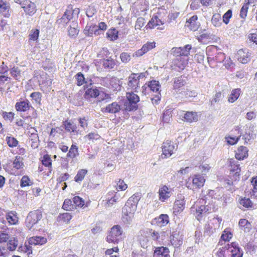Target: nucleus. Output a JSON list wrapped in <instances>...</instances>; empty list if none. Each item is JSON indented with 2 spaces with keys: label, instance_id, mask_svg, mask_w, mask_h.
Masks as SVG:
<instances>
[{
  "label": "nucleus",
  "instance_id": "1",
  "mask_svg": "<svg viewBox=\"0 0 257 257\" xmlns=\"http://www.w3.org/2000/svg\"><path fill=\"white\" fill-rule=\"evenodd\" d=\"M140 199L138 194H134L128 198L122 208V220L124 223L130 224L132 222Z\"/></svg>",
  "mask_w": 257,
  "mask_h": 257
},
{
  "label": "nucleus",
  "instance_id": "2",
  "mask_svg": "<svg viewBox=\"0 0 257 257\" xmlns=\"http://www.w3.org/2000/svg\"><path fill=\"white\" fill-rule=\"evenodd\" d=\"M42 218V213L41 210H36L30 212L26 219L27 227L32 231L40 230L41 228L38 224Z\"/></svg>",
  "mask_w": 257,
  "mask_h": 257
},
{
  "label": "nucleus",
  "instance_id": "3",
  "mask_svg": "<svg viewBox=\"0 0 257 257\" xmlns=\"http://www.w3.org/2000/svg\"><path fill=\"white\" fill-rule=\"evenodd\" d=\"M126 100L124 103V109L127 111L136 110L138 108V103L140 101L139 96L133 91L126 93Z\"/></svg>",
  "mask_w": 257,
  "mask_h": 257
},
{
  "label": "nucleus",
  "instance_id": "4",
  "mask_svg": "<svg viewBox=\"0 0 257 257\" xmlns=\"http://www.w3.org/2000/svg\"><path fill=\"white\" fill-rule=\"evenodd\" d=\"M225 250L227 252H230V255L231 257H242L243 252L241 250L239 245L236 242H232L230 244H227L221 249L220 253L222 254V252Z\"/></svg>",
  "mask_w": 257,
  "mask_h": 257
},
{
  "label": "nucleus",
  "instance_id": "5",
  "mask_svg": "<svg viewBox=\"0 0 257 257\" xmlns=\"http://www.w3.org/2000/svg\"><path fill=\"white\" fill-rule=\"evenodd\" d=\"M178 148V145L174 144V143L171 141L167 140L164 142L162 146V158H167L171 156L174 153V151L176 150Z\"/></svg>",
  "mask_w": 257,
  "mask_h": 257
},
{
  "label": "nucleus",
  "instance_id": "6",
  "mask_svg": "<svg viewBox=\"0 0 257 257\" xmlns=\"http://www.w3.org/2000/svg\"><path fill=\"white\" fill-rule=\"evenodd\" d=\"M230 174L229 176L233 180H238L241 171L240 164L237 160L231 159L229 161Z\"/></svg>",
  "mask_w": 257,
  "mask_h": 257
},
{
  "label": "nucleus",
  "instance_id": "7",
  "mask_svg": "<svg viewBox=\"0 0 257 257\" xmlns=\"http://www.w3.org/2000/svg\"><path fill=\"white\" fill-rule=\"evenodd\" d=\"M122 231L121 228L119 225L113 226L106 237L107 241L109 242H117L118 237L121 235Z\"/></svg>",
  "mask_w": 257,
  "mask_h": 257
},
{
  "label": "nucleus",
  "instance_id": "8",
  "mask_svg": "<svg viewBox=\"0 0 257 257\" xmlns=\"http://www.w3.org/2000/svg\"><path fill=\"white\" fill-rule=\"evenodd\" d=\"M191 211L193 212L195 210L196 217L197 219L199 220L203 215H205L206 213H209L210 211L211 208L208 205H201L198 206L197 204H196V206L194 205L191 208Z\"/></svg>",
  "mask_w": 257,
  "mask_h": 257
},
{
  "label": "nucleus",
  "instance_id": "9",
  "mask_svg": "<svg viewBox=\"0 0 257 257\" xmlns=\"http://www.w3.org/2000/svg\"><path fill=\"white\" fill-rule=\"evenodd\" d=\"M22 4V8L23 9L26 15L32 16L36 12L37 9L36 5L30 0L24 1Z\"/></svg>",
  "mask_w": 257,
  "mask_h": 257
},
{
  "label": "nucleus",
  "instance_id": "10",
  "mask_svg": "<svg viewBox=\"0 0 257 257\" xmlns=\"http://www.w3.org/2000/svg\"><path fill=\"white\" fill-rule=\"evenodd\" d=\"M251 53L246 49L239 50L236 54L238 60L242 64H246L250 60Z\"/></svg>",
  "mask_w": 257,
  "mask_h": 257
},
{
  "label": "nucleus",
  "instance_id": "11",
  "mask_svg": "<svg viewBox=\"0 0 257 257\" xmlns=\"http://www.w3.org/2000/svg\"><path fill=\"white\" fill-rule=\"evenodd\" d=\"M171 188L168 187L166 185L161 186L159 190V200L162 202H164L171 196L172 192Z\"/></svg>",
  "mask_w": 257,
  "mask_h": 257
},
{
  "label": "nucleus",
  "instance_id": "12",
  "mask_svg": "<svg viewBox=\"0 0 257 257\" xmlns=\"http://www.w3.org/2000/svg\"><path fill=\"white\" fill-rule=\"evenodd\" d=\"M136 73H132L128 77L127 87L135 92H138L137 89L140 87L139 81L136 76Z\"/></svg>",
  "mask_w": 257,
  "mask_h": 257
},
{
  "label": "nucleus",
  "instance_id": "13",
  "mask_svg": "<svg viewBox=\"0 0 257 257\" xmlns=\"http://www.w3.org/2000/svg\"><path fill=\"white\" fill-rule=\"evenodd\" d=\"M15 108L18 111L23 112H26L29 110L30 108L34 109V107L27 99L17 102L15 104Z\"/></svg>",
  "mask_w": 257,
  "mask_h": 257
},
{
  "label": "nucleus",
  "instance_id": "14",
  "mask_svg": "<svg viewBox=\"0 0 257 257\" xmlns=\"http://www.w3.org/2000/svg\"><path fill=\"white\" fill-rule=\"evenodd\" d=\"M169 222V218L168 215L162 214L159 217L154 218L152 220V224L159 227L166 226Z\"/></svg>",
  "mask_w": 257,
  "mask_h": 257
},
{
  "label": "nucleus",
  "instance_id": "15",
  "mask_svg": "<svg viewBox=\"0 0 257 257\" xmlns=\"http://www.w3.org/2000/svg\"><path fill=\"white\" fill-rule=\"evenodd\" d=\"M120 110V106L116 102H113L108 104L105 107L101 108V111L103 113H116Z\"/></svg>",
  "mask_w": 257,
  "mask_h": 257
},
{
  "label": "nucleus",
  "instance_id": "16",
  "mask_svg": "<svg viewBox=\"0 0 257 257\" xmlns=\"http://www.w3.org/2000/svg\"><path fill=\"white\" fill-rule=\"evenodd\" d=\"M197 16L194 15L189 20H187L185 27L188 28L190 30L195 31L199 28L200 24L197 22Z\"/></svg>",
  "mask_w": 257,
  "mask_h": 257
},
{
  "label": "nucleus",
  "instance_id": "17",
  "mask_svg": "<svg viewBox=\"0 0 257 257\" xmlns=\"http://www.w3.org/2000/svg\"><path fill=\"white\" fill-rule=\"evenodd\" d=\"M170 241L172 244L175 246H179L183 242L182 235L178 231H173L170 235Z\"/></svg>",
  "mask_w": 257,
  "mask_h": 257
},
{
  "label": "nucleus",
  "instance_id": "18",
  "mask_svg": "<svg viewBox=\"0 0 257 257\" xmlns=\"http://www.w3.org/2000/svg\"><path fill=\"white\" fill-rule=\"evenodd\" d=\"M169 252V249L166 247H158L154 251V257H170Z\"/></svg>",
  "mask_w": 257,
  "mask_h": 257
},
{
  "label": "nucleus",
  "instance_id": "19",
  "mask_svg": "<svg viewBox=\"0 0 257 257\" xmlns=\"http://www.w3.org/2000/svg\"><path fill=\"white\" fill-rule=\"evenodd\" d=\"M248 149L244 146H240L235 154V158L237 160H241L248 157Z\"/></svg>",
  "mask_w": 257,
  "mask_h": 257
},
{
  "label": "nucleus",
  "instance_id": "20",
  "mask_svg": "<svg viewBox=\"0 0 257 257\" xmlns=\"http://www.w3.org/2000/svg\"><path fill=\"white\" fill-rule=\"evenodd\" d=\"M192 181L194 187L200 188L203 186L205 180L200 175L196 174L193 177Z\"/></svg>",
  "mask_w": 257,
  "mask_h": 257
},
{
  "label": "nucleus",
  "instance_id": "21",
  "mask_svg": "<svg viewBox=\"0 0 257 257\" xmlns=\"http://www.w3.org/2000/svg\"><path fill=\"white\" fill-rule=\"evenodd\" d=\"M72 13L71 11L66 10L62 17L57 20V23L62 25L67 24L72 19Z\"/></svg>",
  "mask_w": 257,
  "mask_h": 257
},
{
  "label": "nucleus",
  "instance_id": "22",
  "mask_svg": "<svg viewBox=\"0 0 257 257\" xmlns=\"http://www.w3.org/2000/svg\"><path fill=\"white\" fill-rule=\"evenodd\" d=\"M5 216L7 222H8L10 224H16L18 221V217L15 211H11L6 213Z\"/></svg>",
  "mask_w": 257,
  "mask_h": 257
},
{
  "label": "nucleus",
  "instance_id": "23",
  "mask_svg": "<svg viewBox=\"0 0 257 257\" xmlns=\"http://www.w3.org/2000/svg\"><path fill=\"white\" fill-rule=\"evenodd\" d=\"M223 190L222 188L219 189L216 188V189L214 190H211L209 191L208 195L212 197V198L217 200L221 199L222 198L224 199Z\"/></svg>",
  "mask_w": 257,
  "mask_h": 257
},
{
  "label": "nucleus",
  "instance_id": "24",
  "mask_svg": "<svg viewBox=\"0 0 257 257\" xmlns=\"http://www.w3.org/2000/svg\"><path fill=\"white\" fill-rule=\"evenodd\" d=\"M47 239L42 236H33L30 237L29 239V243L30 244L42 245L46 243Z\"/></svg>",
  "mask_w": 257,
  "mask_h": 257
},
{
  "label": "nucleus",
  "instance_id": "25",
  "mask_svg": "<svg viewBox=\"0 0 257 257\" xmlns=\"http://www.w3.org/2000/svg\"><path fill=\"white\" fill-rule=\"evenodd\" d=\"M240 229L245 232H248L251 228L250 223L246 219H241L238 222Z\"/></svg>",
  "mask_w": 257,
  "mask_h": 257
},
{
  "label": "nucleus",
  "instance_id": "26",
  "mask_svg": "<svg viewBox=\"0 0 257 257\" xmlns=\"http://www.w3.org/2000/svg\"><path fill=\"white\" fill-rule=\"evenodd\" d=\"M184 118L189 122H196L198 119L197 112L193 111H187L184 114Z\"/></svg>",
  "mask_w": 257,
  "mask_h": 257
},
{
  "label": "nucleus",
  "instance_id": "27",
  "mask_svg": "<svg viewBox=\"0 0 257 257\" xmlns=\"http://www.w3.org/2000/svg\"><path fill=\"white\" fill-rule=\"evenodd\" d=\"M97 32L98 27L97 25H87L84 30V34L88 36H91L93 34L97 35H98Z\"/></svg>",
  "mask_w": 257,
  "mask_h": 257
},
{
  "label": "nucleus",
  "instance_id": "28",
  "mask_svg": "<svg viewBox=\"0 0 257 257\" xmlns=\"http://www.w3.org/2000/svg\"><path fill=\"white\" fill-rule=\"evenodd\" d=\"M62 127L69 133L75 132L77 129L76 125L68 120L63 122Z\"/></svg>",
  "mask_w": 257,
  "mask_h": 257
},
{
  "label": "nucleus",
  "instance_id": "29",
  "mask_svg": "<svg viewBox=\"0 0 257 257\" xmlns=\"http://www.w3.org/2000/svg\"><path fill=\"white\" fill-rule=\"evenodd\" d=\"M114 192H109L107 194V202L108 206L113 205L116 203L119 199V197L117 196L116 194H113Z\"/></svg>",
  "mask_w": 257,
  "mask_h": 257
},
{
  "label": "nucleus",
  "instance_id": "30",
  "mask_svg": "<svg viewBox=\"0 0 257 257\" xmlns=\"http://www.w3.org/2000/svg\"><path fill=\"white\" fill-rule=\"evenodd\" d=\"M186 84L185 80L182 76L176 77L174 79L173 87L175 90H179Z\"/></svg>",
  "mask_w": 257,
  "mask_h": 257
},
{
  "label": "nucleus",
  "instance_id": "31",
  "mask_svg": "<svg viewBox=\"0 0 257 257\" xmlns=\"http://www.w3.org/2000/svg\"><path fill=\"white\" fill-rule=\"evenodd\" d=\"M185 202L183 200H176L174 205V211L177 213L182 211L185 208Z\"/></svg>",
  "mask_w": 257,
  "mask_h": 257
},
{
  "label": "nucleus",
  "instance_id": "32",
  "mask_svg": "<svg viewBox=\"0 0 257 257\" xmlns=\"http://www.w3.org/2000/svg\"><path fill=\"white\" fill-rule=\"evenodd\" d=\"M240 92L241 90L239 88L233 89L228 97V101L229 102H234L239 96Z\"/></svg>",
  "mask_w": 257,
  "mask_h": 257
},
{
  "label": "nucleus",
  "instance_id": "33",
  "mask_svg": "<svg viewBox=\"0 0 257 257\" xmlns=\"http://www.w3.org/2000/svg\"><path fill=\"white\" fill-rule=\"evenodd\" d=\"M11 75L17 80H19L22 78V71L18 67H13L10 71Z\"/></svg>",
  "mask_w": 257,
  "mask_h": 257
},
{
  "label": "nucleus",
  "instance_id": "34",
  "mask_svg": "<svg viewBox=\"0 0 257 257\" xmlns=\"http://www.w3.org/2000/svg\"><path fill=\"white\" fill-rule=\"evenodd\" d=\"M6 141L8 146L10 148L16 147L19 144V141L16 138L12 136H7Z\"/></svg>",
  "mask_w": 257,
  "mask_h": 257
},
{
  "label": "nucleus",
  "instance_id": "35",
  "mask_svg": "<svg viewBox=\"0 0 257 257\" xmlns=\"http://www.w3.org/2000/svg\"><path fill=\"white\" fill-rule=\"evenodd\" d=\"M115 65V63L114 60L110 57L107 59H104L103 62V66L105 69H112Z\"/></svg>",
  "mask_w": 257,
  "mask_h": 257
},
{
  "label": "nucleus",
  "instance_id": "36",
  "mask_svg": "<svg viewBox=\"0 0 257 257\" xmlns=\"http://www.w3.org/2000/svg\"><path fill=\"white\" fill-rule=\"evenodd\" d=\"M99 93L100 91L97 88H91L86 90L85 94L86 95H89L91 97L96 98L99 96Z\"/></svg>",
  "mask_w": 257,
  "mask_h": 257
},
{
  "label": "nucleus",
  "instance_id": "37",
  "mask_svg": "<svg viewBox=\"0 0 257 257\" xmlns=\"http://www.w3.org/2000/svg\"><path fill=\"white\" fill-rule=\"evenodd\" d=\"M78 147L75 145H72L71 148L69 151V152L67 154V157L71 158H74L78 154Z\"/></svg>",
  "mask_w": 257,
  "mask_h": 257
},
{
  "label": "nucleus",
  "instance_id": "38",
  "mask_svg": "<svg viewBox=\"0 0 257 257\" xmlns=\"http://www.w3.org/2000/svg\"><path fill=\"white\" fill-rule=\"evenodd\" d=\"M33 184L28 176H23L21 180L20 186L21 187L30 186Z\"/></svg>",
  "mask_w": 257,
  "mask_h": 257
},
{
  "label": "nucleus",
  "instance_id": "39",
  "mask_svg": "<svg viewBox=\"0 0 257 257\" xmlns=\"http://www.w3.org/2000/svg\"><path fill=\"white\" fill-rule=\"evenodd\" d=\"M75 78L77 81V84L78 86H81L84 83H87V82L85 80L84 75L81 72L78 73L75 76Z\"/></svg>",
  "mask_w": 257,
  "mask_h": 257
},
{
  "label": "nucleus",
  "instance_id": "40",
  "mask_svg": "<svg viewBox=\"0 0 257 257\" xmlns=\"http://www.w3.org/2000/svg\"><path fill=\"white\" fill-rule=\"evenodd\" d=\"M87 173V171L85 169H81L79 170L74 178L75 181L76 182L81 181L84 179Z\"/></svg>",
  "mask_w": 257,
  "mask_h": 257
},
{
  "label": "nucleus",
  "instance_id": "41",
  "mask_svg": "<svg viewBox=\"0 0 257 257\" xmlns=\"http://www.w3.org/2000/svg\"><path fill=\"white\" fill-rule=\"evenodd\" d=\"M117 33L115 29H109L106 33L107 37L111 41L115 40L118 38Z\"/></svg>",
  "mask_w": 257,
  "mask_h": 257
},
{
  "label": "nucleus",
  "instance_id": "42",
  "mask_svg": "<svg viewBox=\"0 0 257 257\" xmlns=\"http://www.w3.org/2000/svg\"><path fill=\"white\" fill-rule=\"evenodd\" d=\"M13 167L17 169L22 168L24 166L23 163L22 162V158L20 157L17 156L13 161Z\"/></svg>",
  "mask_w": 257,
  "mask_h": 257
},
{
  "label": "nucleus",
  "instance_id": "43",
  "mask_svg": "<svg viewBox=\"0 0 257 257\" xmlns=\"http://www.w3.org/2000/svg\"><path fill=\"white\" fill-rule=\"evenodd\" d=\"M215 231V229L209 224H206L204 227V236H210Z\"/></svg>",
  "mask_w": 257,
  "mask_h": 257
},
{
  "label": "nucleus",
  "instance_id": "44",
  "mask_svg": "<svg viewBox=\"0 0 257 257\" xmlns=\"http://www.w3.org/2000/svg\"><path fill=\"white\" fill-rule=\"evenodd\" d=\"M149 87L152 91L158 92L160 89V85L159 81L153 80L150 82Z\"/></svg>",
  "mask_w": 257,
  "mask_h": 257
},
{
  "label": "nucleus",
  "instance_id": "45",
  "mask_svg": "<svg viewBox=\"0 0 257 257\" xmlns=\"http://www.w3.org/2000/svg\"><path fill=\"white\" fill-rule=\"evenodd\" d=\"M180 93H181L182 95L184 96L186 98L194 97L197 96V93L193 90H186L182 91Z\"/></svg>",
  "mask_w": 257,
  "mask_h": 257
},
{
  "label": "nucleus",
  "instance_id": "46",
  "mask_svg": "<svg viewBox=\"0 0 257 257\" xmlns=\"http://www.w3.org/2000/svg\"><path fill=\"white\" fill-rule=\"evenodd\" d=\"M239 203L245 208L251 207L252 203L248 198H242L239 200Z\"/></svg>",
  "mask_w": 257,
  "mask_h": 257
},
{
  "label": "nucleus",
  "instance_id": "47",
  "mask_svg": "<svg viewBox=\"0 0 257 257\" xmlns=\"http://www.w3.org/2000/svg\"><path fill=\"white\" fill-rule=\"evenodd\" d=\"M30 96L35 101V103L38 104H40L42 94L39 92H34L31 94Z\"/></svg>",
  "mask_w": 257,
  "mask_h": 257
},
{
  "label": "nucleus",
  "instance_id": "48",
  "mask_svg": "<svg viewBox=\"0 0 257 257\" xmlns=\"http://www.w3.org/2000/svg\"><path fill=\"white\" fill-rule=\"evenodd\" d=\"M10 6L6 1L0 0V13L8 12Z\"/></svg>",
  "mask_w": 257,
  "mask_h": 257
},
{
  "label": "nucleus",
  "instance_id": "49",
  "mask_svg": "<svg viewBox=\"0 0 257 257\" xmlns=\"http://www.w3.org/2000/svg\"><path fill=\"white\" fill-rule=\"evenodd\" d=\"M73 203L76 206L78 207H82L84 205V200L78 196H75L73 198Z\"/></svg>",
  "mask_w": 257,
  "mask_h": 257
},
{
  "label": "nucleus",
  "instance_id": "50",
  "mask_svg": "<svg viewBox=\"0 0 257 257\" xmlns=\"http://www.w3.org/2000/svg\"><path fill=\"white\" fill-rule=\"evenodd\" d=\"M17 245V241H16L15 239H10L8 241L7 248L10 251H13L16 249Z\"/></svg>",
  "mask_w": 257,
  "mask_h": 257
},
{
  "label": "nucleus",
  "instance_id": "51",
  "mask_svg": "<svg viewBox=\"0 0 257 257\" xmlns=\"http://www.w3.org/2000/svg\"><path fill=\"white\" fill-rule=\"evenodd\" d=\"M140 244L144 248H147L151 245V242L147 237L143 236L140 238Z\"/></svg>",
  "mask_w": 257,
  "mask_h": 257
},
{
  "label": "nucleus",
  "instance_id": "52",
  "mask_svg": "<svg viewBox=\"0 0 257 257\" xmlns=\"http://www.w3.org/2000/svg\"><path fill=\"white\" fill-rule=\"evenodd\" d=\"M248 10V6H247L246 4H244L242 7H241L240 13H239V16L241 19H245L247 14Z\"/></svg>",
  "mask_w": 257,
  "mask_h": 257
},
{
  "label": "nucleus",
  "instance_id": "53",
  "mask_svg": "<svg viewBox=\"0 0 257 257\" xmlns=\"http://www.w3.org/2000/svg\"><path fill=\"white\" fill-rule=\"evenodd\" d=\"M73 200L65 199L62 208L66 210H70L73 208Z\"/></svg>",
  "mask_w": 257,
  "mask_h": 257
},
{
  "label": "nucleus",
  "instance_id": "54",
  "mask_svg": "<svg viewBox=\"0 0 257 257\" xmlns=\"http://www.w3.org/2000/svg\"><path fill=\"white\" fill-rule=\"evenodd\" d=\"M191 45H186L184 47H181L182 49L181 54L182 57L184 56L187 57L190 54V50L191 49Z\"/></svg>",
  "mask_w": 257,
  "mask_h": 257
},
{
  "label": "nucleus",
  "instance_id": "55",
  "mask_svg": "<svg viewBox=\"0 0 257 257\" xmlns=\"http://www.w3.org/2000/svg\"><path fill=\"white\" fill-rule=\"evenodd\" d=\"M50 157L47 155H44L42 161V164L48 167H51L52 162Z\"/></svg>",
  "mask_w": 257,
  "mask_h": 257
},
{
  "label": "nucleus",
  "instance_id": "56",
  "mask_svg": "<svg viewBox=\"0 0 257 257\" xmlns=\"http://www.w3.org/2000/svg\"><path fill=\"white\" fill-rule=\"evenodd\" d=\"M145 23V20L144 18L142 17L138 18L137 20L136 25H135V29L141 30V28L143 27Z\"/></svg>",
  "mask_w": 257,
  "mask_h": 257
},
{
  "label": "nucleus",
  "instance_id": "57",
  "mask_svg": "<svg viewBox=\"0 0 257 257\" xmlns=\"http://www.w3.org/2000/svg\"><path fill=\"white\" fill-rule=\"evenodd\" d=\"M232 17V11L231 10H228L223 16L222 19L223 22L225 24H228L229 22V19Z\"/></svg>",
  "mask_w": 257,
  "mask_h": 257
},
{
  "label": "nucleus",
  "instance_id": "58",
  "mask_svg": "<svg viewBox=\"0 0 257 257\" xmlns=\"http://www.w3.org/2000/svg\"><path fill=\"white\" fill-rule=\"evenodd\" d=\"M199 169L202 175H206L209 171L210 167L207 164H204L200 165L199 166Z\"/></svg>",
  "mask_w": 257,
  "mask_h": 257
},
{
  "label": "nucleus",
  "instance_id": "59",
  "mask_svg": "<svg viewBox=\"0 0 257 257\" xmlns=\"http://www.w3.org/2000/svg\"><path fill=\"white\" fill-rule=\"evenodd\" d=\"M101 101H105L106 102H107L110 101L111 99V97L109 94H106L103 92H100L99 96L98 98Z\"/></svg>",
  "mask_w": 257,
  "mask_h": 257
},
{
  "label": "nucleus",
  "instance_id": "60",
  "mask_svg": "<svg viewBox=\"0 0 257 257\" xmlns=\"http://www.w3.org/2000/svg\"><path fill=\"white\" fill-rule=\"evenodd\" d=\"M79 31V30L75 28V27L70 26V28L68 30V34L70 37L72 38H75L78 34Z\"/></svg>",
  "mask_w": 257,
  "mask_h": 257
},
{
  "label": "nucleus",
  "instance_id": "61",
  "mask_svg": "<svg viewBox=\"0 0 257 257\" xmlns=\"http://www.w3.org/2000/svg\"><path fill=\"white\" fill-rule=\"evenodd\" d=\"M14 113L12 112H7L6 111H4L2 113V116L5 120L12 121L14 118Z\"/></svg>",
  "mask_w": 257,
  "mask_h": 257
},
{
  "label": "nucleus",
  "instance_id": "62",
  "mask_svg": "<svg viewBox=\"0 0 257 257\" xmlns=\"http://www.w3.org/2000/svg\"><path fill=\"white\" fill-rule=\"evenodd\" d=\"M220 16L219 14H215L213 16L211 21L214 26L218 27L220 25Z\"/></svg>",
  "mask_w": 257,
  "mask_h": 257
},
{
  "label": "nucleus",
  "instance_id": "63",
  "mask_svg": "<svg viewBox=\"0 0 257 257\" xmlns=\"http://www.w3.org/2000/svg\"><path fill=\"white\" fill-rule=\"evenodd\" d=\"M120 58L123 63H126L131 60V56L126 52H123L120 55Z\"/></svg>",
  "mask_w": 257,
  "mask_h": 257
},
{
  "label": "nucleus",
  "instance_id": "64",
  "mask_svg": "<svg viewBox=\"0 0 257 257\" xmlns=\"http://www.w3.org/2000/svg\"><path fill=\"white\" fill-rule=\"evenodd\" d=\"M140 3L141 7L140 8V10L141 11L144 12L149 9V4L147 0H141Z\"/></svg>",
  "mask_w": 257,
  "mask_h": 257
}]
</instances>
